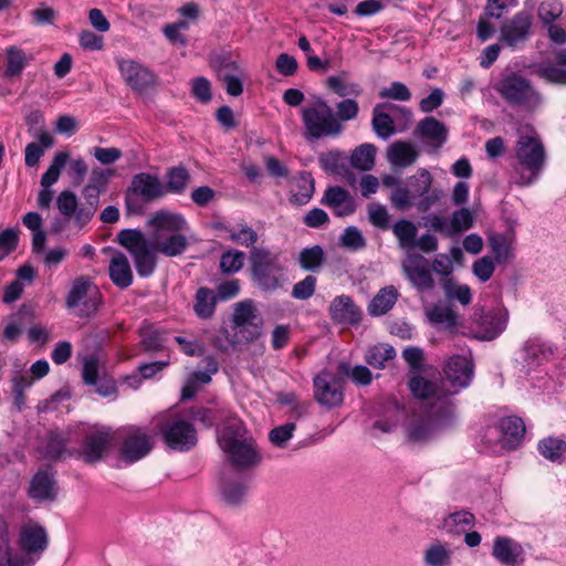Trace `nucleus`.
<instances>
[{
  "label": "nucleus",
  "mask_w": 566,
  "mask_h": 566,
  "mask_svg": "<svg viewBox=\"0 0 566 566\" xmlns=\"http://www.w3.org/2000/svg\"><path fill=\"white\" fill-rule=\"evenodd\" d=\"M492 555L504 566H518L524 562V549L521 544L505 536L495 537Z\"/></svg>",
  "instance_id": "obj_22"
},
{
  "label": "nucleus",
  "mask_w": 566,
  "mask_h": 566,
  "mask_svg": "<svg viewBox=\"0 0 566 566\" xmlns=\"http://www.w3.org/2000/svg\"><path fill=\"white\" fill-rule=\"evenodd\" d=\"M443 373L449 384L448 388H438L436 384L421 376H413L409 388L419 400H434L431 405L440 403L447 413H453V405L449 396L458 394L468 387L473 378V364L470 356L454 355L444 365Z\"/></svg>",
  "instance_id": "obj_1"
},
{
  "label": "nucleus",
  "mask_w": 566,
  "mask_h": 566,
  "mask_svg": "<svg viewBox=\"0 0 566 566\" xmlns=\"http://www.w3.org/2000/svg\"><path fill=\"white\" fill-rule=\"evenodd\" d=\"M190 181V176L184 167L170 168L166 174V181L164 188L166 193H182Z\"/></svg>",
  "instance_id": "obj_49"
},
{
  "label": "nucleus",
  "mask_w": 566,
  "mask_h": 566,
  "mask_svg": "<svg viewBox=\"0 0 566 566\" xmlns=\"http://www.w3.org/2000/svg\"><path fill=\"white\" fill-rule=\"evenodd\" d=\"M339 243L342 247L352 251H358L366 247V240L361 231L353 226L344 230L339 238Z\"/></svg>",
  "instance_id": "obj_61"
},
{
  "label": "nucleus",
  "mask_w": 566,
  "mask_h": 566,
  "mask_svg": "<svg viewBox=\"0 0 566 566\" xmlns=\"http://www.w3.org/2000/svg\"><path fill=\"white\" fill-rule=\"evenodd\" d=\"M155 249L157 252L163 253L166 256H177L182 254L188 247L187 237L181 233H172L160 239H154Z\"/></svg>",
  "instance_id": "obj_35"
},
{
  "label": "nucleus",
  "mask_w": 566,
  "mask_h": 566,
  "mask_svg": "<svg viewBox=\"0 0 566 566\" xmlns=\"http://www.w3.org/2000/svg\"><path fill=\"white\" fill-rule=\"evenodd\" d=\"M19 543L21 549L29 555V563H34L36 558L45 551L48 546V535L45 530L33 523L21 527Z\"/></svg>",
  "instance_id": "obj_20"
},
{
  "label": "nucleus",
  "mask_w": 566,
  "mask_h": 566,
  "mask_svg": "<svg viewBox=\"0 0 566 566\" xmlns=\"http://www.w3.org/2000/svg\"><path fill=\"white\" fill-rule=\"evenodd\" d=\"M114 175V169L109 168L94 167L91 170L87 184L82 191L84 199L90 206H97L99 195L107 188L108 181Z\"/></svg>",
  "instance_id": "obj_26"
},
{
  "label": "nucleus",
  "mask_w": 566,
  "mask_h": 566,
  "mask_svg": "<svg viewBox=\"0 0 566 566\" xmlns=\"http://www.w3.org/2000/svg\"><path fill=\"white\" fill-rule=\"evenodd\" d=\"M232 328L238 342L249 343L261 335L262 319L258 316L256 308L251 300L235 304Z\"/></svg>",
  "instance_id": "obj_11"
},
{
  "label": "nucleus",
  "mask_w": 566,
  "mask_h": 566,
  "mask_svg": "<svg viewBox=\"0 0 566 566\" xmlns=\"http://www.w3.org/2000/svg\"><path fill=\"white\" fill-rule=\"evenodd\" d=\"M326 84L331 91L340 97H357L363 92V88L358 83L348 80V72H342L338 75L329 76Z\"/></svg>",
  "instance_id": "obj_42"
},
{
  "label": "nucleus",
  "mask_w": 566,
  "mask_h": 566,
  "mask_svg": "<svg viewBox=\"0 0 566 566\" xmlns=\"http://www.w3.org/2000/svg\"><path fill=\"white\" fill-rule=\"evenodd\" d=\"M560 53L557 54V63L539 67L537 73L547 82L566 85V64L560 61Z\"/></svg>",
  "instance_id": "obj_59"
},
{
  "label": "nucleus",
  "mask_w": 566,
  "mask_h": 566,
  "mask_svg": "<svg viewBox=\"0 0 566 566\" xmlns=\"http://www.w3.org/2000/svg\"><path fill=\"white\" fill-rule=\"evenodd\" d=\"M252 277L264 291H274L285 282V268L279 255L266 249L253 248L250 254Z\"/></svg>",
  "instance_id": "obj_7"
},
{
  "label": "nucleus",
  "mask_w": 566,
  "mask_h": 566,
  "mask_svg": "<svg viewBox=\"0 0 566 566\" xmlns=\"http://www.w3.org/2000/svg\"><path fill=\"white\" fill-rule=\"evenodd\" d=\"M424 566H451L452 549L449 544L433 542L423 552Z\"/></svg>",
  "instance_id": "obj_37"
},
{
  "label": "nucleus",
  "mask_w": 566,
  "mask_h": 566,
  "mask_svg": "<svg viewBox=\"0 0 566 566\" xmlns=\"http://www.w3.org/2000/svg\"><path fill=\"white\" fill-rule=\"evenodd\" d=\"M397 300L398 292L392 285L382 287L370 301L368 305V313L373 316L386 314L392 308Z\"/></svg>",
  "instance_id": "obj_38"
},
{
  "label": "nucleus",
  "mask_w": 566,
  "mask_h": 566,
  "mask_svg": "<svg viewBox=\"0 0 566 566\" xmlns=\"http://www.w3.org/2000/svg\"><path fill=\"white\" fill-rule=\"evenodd\" d=\"M509 313L504 308H494L480 316L472 336L480 340H493L506 328Z\"/></svg>",
  "instance_id": "obj_17"
},
{
  "label": "nucleus",
  "mask_w": 566,
  "mask_h": 566,
  "mask_svg": "<svg viewBox=\"0 0 566 566\" xmlns=\"http://www.w3.org/2000/svg\"><path fill=\"white\" fill-rule=\"evenodd\" d=\"M35 138L36 143H30L25 147L24 160L28 167L36 166L44 155V150L53 145V137L45 130L39 132Z\"/></svg>",
  "instance_id": "obj_39"
},
{
  "label": "nucleus",
  "mask_w": 566,
  "mask_h": 566,
  "mask_svg": "<svg viewBox=\"0 0 566 566\" xmlns=\"http://www.w3.org/2000/svg\"><path fill=\"white\" fill-rule=\"evenodd\" d=\"M402 270L408 280L419 291L433 289L434 281L427 269V262L423 256L409 253L402 262Z\"/></svg>",
  "instance_id": "obj_21"
},
{
  "label": "nucleus",
  "mask_w": 566,
  "mask_h": 566,
  "mask_svg": "<svg viewBox=\"0 0 566 566\" xmlns=\"http://www.w3.org/2000/svg\"><path fill=\"white\" fill-rule=\"evenodd\" d=\"M0 566H23V560L12 555L8 524L2 517H0Z\"/></svg>",
  "instance_id": "obj_46"
},
{
  "label": "nucleus",
  "mask_w": 566,
  "mask_h": 566,
  "mask_svg": "<svg viewBox=\"0 0 566 566\" xmlns=\"http://www.w3.org/2000/svg\"><path fill=\"white\" fill-rule=\"evenodd\" d=\"M6 54V74L8 76L20 75L32 59L31 56H28L22 49L14 45L7 48Z\"/></svg>",
  "instance_id": "obj_47"
},
{
  "label": "nucleus",
  "mask_w": 566,
  "mask_h": 566,
  "mask_svg": "<svg viewBox=\"0 0 566 566\" xmlns=\"http://www.w3.org/2000/svg\"><path fill=\"white\" fill-rule=\"evenodd\" d=\"M418 158L416 147L407 142H396L388 147L387 159L396 167L406 168L411 166Z\"/></svg>",
  "instance_id": "obj_34"
},
{
  "label": "nucleus",
  "mask_w": 566,
  "mask_h": 566,
  "mask_svg": "<svg viewBox=\"0 0 566 566\" xmlns=\"http://www.w3.org/2000/svg\"><path fill=\"white\" fill-rule=\"evenodd\" d=\"M161 434L167 446L177 451H188L198 441L193 426L182 419L166 423L161 428Z\"/></svg>",
  "instance_id": "obj_15"
},
{
  "label": "nucleus",
  "mask_w": 566,
  "mask_h": 566,
  "mask_svg": "<svg viewBox=\"0 0 566 566\" xmlns=\"http://www.w3.org/2000/svg\"><path fill=\"white\" fill-rule=\"evenodd\" d=\"M417 134L434 143L437 146H441L447 139L444 125L433 117H427L421 120L417 127Z\"/></svg>",
  "instance_id": "obj_44"
},
{
  "label": "nucleus",
  "mask_w": 566,
  "mask_h": 566,
  "mask_svg": "<svg viewBox=\"0 0 566 566\" xmlns=\"http://www.w3.org/2000/svg\"><path fill=\"white\" fill-rule=\"evenodd\" d=\"M117 65L125 82L133 90L142 91L154 81L153 74L133 60H118Z\"/></svg>",
  "instance_id": "obj_25"
},
{
  "label": "nucleus",
  "mask_w": 566,
  "mask_h": 566,
  "mask_svg": "<svg viewBox=\"0 0 566 566\" xmlns=\"http://www.w3.org/2000/svg\"><path fill=\"white\" fill-rule=\"evenodd\" d=\"M244 253L237 250H230L222 254L220 268L226 273H235L243 266Z\"/></svg>",
  "instance_id": "obj_62"
},
{
  "label": "nucleus",
  "mask_w": 566,
  "mask_h": 566,
  "mask_svg": "<svg viewBox=\"0 0 566 566\" xmlns=\"http://www.w3.org/2000/svg\"><path fill=\"white\" fill-rule=\"evenodd\" d=\"M474 212L468 208H460L452 212L448 218V237H457L468 230L474 224Z\"/></svg>",
  "instance_id": "obj_40"
},
{
  "label": "nucleus",
  "mask_w": 566,
  "mask_h": 566,
  "mask_svg": "<svg viewBox=\"0 0 566 566\" xmlns=\"http://www.w3.org/2000/svg\"><path fill=\"white\" fill-rule=\"evenodd\" d=\"M149 224L154 229V239H160L166 233L185 232L188 228L181 214L164 210L156 212L149 220Z\"/></svg>",
  "instance_id": "obj_24"
},
{
  "label": "nucleus",
  "mask_w": 566,
  "mask_h": 566,
  "mask_svg": "<svg viewBox=\"0 0 566 566\" xmlns=\"http://www.w3.org/2000/svg\"><path fill=\"white\" fill-rule=\"evenodd\" d=\"M154 447V438L145 429L128 427L123 430L119 459L134 463L145 458Z\"/></svg>",
  "instance_id": "obj_12"
},
{
  "label": "nucleus",
  "mask_w": 566,
  "mask_h": 566,
  "mask_svg": "<svg viewBox=\"0 0 566 566\" xmlns=\"http://www.w3.org/2000/svg\"><path fill=\"white\" fill-rule=\"evenodd\" d=\"M493 88L507 103L533 111L542 104L541 94L528 80L511 70H505L493 84Z\"/></svg>",
  "instance_id": "obj_5"
},
{
  "label": "nucleus",
  "mask_w": 566,
  "mask_h": 566,
  "mask_svg": "<svg viewBox=\"0 0 566 566\" xmlns=\"http://www.w3.org/2000/svg\"><path fill=\"white\" fill-rule=\"evenodd\" d=\"M322 202L329 207L338 217L349 216L356 209L354 198L346 189L339 186L327 188Z\"/></svg>",
  "instance_id": "obj_27"
},
{
  "label": "nucleus",
  "mask_w": 566,
  "mask_h": 566,
  "mask_svg": "<svg viewBox=\"0 0 566 566\" xmlns=\"http://www.w3.org/2000/svg\"><path fill=\"white\" fill-rule=\"evenodd\" d=\"M101 302L102 294L91 277L80 276L72 281L65 305L76 316H92L97 312Z\"/></svg>",
  "instance_id": "obj_8"
},
{
  "label": "nucleus",
  "mask_w": 566,
  "mask_h": 566,
  "mask_svg": "<svg viewBox=\"0 0 566 566\" xmlns=\"http://www.w3.org/2000/svg\"><path fill=\"white\" fill-rule=\"evenodd\" d=\"M118 242L133 255L138 275L147 277L154 273L157 250L149 245L142 232L130 229L123 230L118 233Z\"/></svg>",
  "instance_id": "obj_9"
},
{
  "label": "nucleus",
  "mask_w": 566,
  "mask_h": 566,
  "mask_svg": "<svg viewBox=\"0 0 566 566\" xmlns=\"http://www.w3.org/2000/svg\"><path fill=\"white\" fill-rule=\"evenodd\" d=\"M298 261L306 271H316L324 262V251L319 245L305 248L300 252Z\"/></svg>",
  "instance_id": "obj_57"
},
{
  "label": "nucleus",
  "mask_w": 566,
  "mask_h": 566,
  "mask_svg": "<svg viewBox=\"0 0 566 566\" xmlns=\"http://www.w3.org/2000/svg\"><path fill=\"white\" fill-rule=\"evenodd\" d=\"M381 98H390L395 101H409L411 97L410 91L401 82H394L389 87L382 88L379 92Z\"/></svg>",
  "instance_id": "obj_64"
},
{
  "label": "nucleus",
  "mask_w": 566,
  "mask_h": 566,
  "mask_svg": "<svg viewBox=\"0 0 566 566\" xmlns=\"http://www.w3.org/2000/svg\"><path fill=\"white\" fill-rule=\"evenodd\" d=\"M525 432V427L521 418L506 417L496 424L485 429L483 440L488 447L500 446L502 449H515Z\"/></svg>",
  "instance_id": "obj_10"
},
{
  "label": "nucleus",
  "mask_w": 566,
  "mask_h": 566,
  "mask_svg": "<svg viewBox=\"0 0 566 566\" xmlns=\"http://www.w3.org/2000/svg\"><path fill=\"white\" fill-rule=\"evenodd\" d=\"M205 364V370L193 371L188 376L181 390L182 399L192 398L200 386L209 384L211 376L218 371V363L212 357H207Z\"/></svg>",
  "instance_id": "obj_31"
},
{
  "label": "nucleus",
  "mask_w": 566,
  "mask_h": 566,
  "mask_svg": "<svg viewBox=\"0 0 566 566\" xmlns=\"http://www.w3.org/2000/svg\"><path fill=\"white\" fill-rule=\"evenodd\" d=\"M429 322L451 334H457L461 323L459 316L449 307L442 304H432L424 310Z\"/></svg>",
  "instance_id": "obj_29"
},
{
  "label": "nucleus",
  "mask_w": 566,
  "mask_h": 566,
  "mask_svg": "<svg viewBox=\"0 0 566 566\" xmlns=\"http://www.w3.org/2000/svg\"><path fill=\"white\" fill-rule=\"evenodd\" d=\"M424 407L429 408V418H412L407 427L408 438L415 442H421L431 437L434 424H441L453 413H447L441 409L440 403L431 405L434 400H421Z\"/></svg>",
  "instance_id": "obj_13"
},
{
  "label": "nucleus",
  "mask_w": 566,
  "mask_h": 566,
  "mask_svg": "<svg viewBox=\"0 0 566 566\" xmlns=\"http://www.w3.org/2000/svg\"><path fill=\"white\" fill-rule=\"evenodd\" d=\"M442 289L448 300H457L462 305L471 303L472 294L468 285L459 284L452 277H447L442 281Z\"/></svg>",
  "instance_id": "obj_54"
},
{
  "label": "nucleus",
  "mask_w": 566,
  "mask_h": 566,
  "mask_svg": "<svg viewBox=\"0 0 566 566\" xmlns=\"http://www.w3.org/2000/svg\"><path fill=\"white\" fill-rule=\"evenodd\" d=\"M222 500L229 505L239 504L247 493V486L241 481L223 480L220 485Z\"/></svg>",
  "instance_id": "obj_53"
},
{
  "label": "nucleus",
  "mask_w": 566,
  "mask_h": 566,
  "mask_svg": "<svg viewBox=\"0 0 566 566\" xmlns=\"http://www.w3.org/2000/svg\"><path fill=\"white\" fill-rule=\"evenodd\" d=\"M563 4L557 0H544L537 9V17L544 25L554 23L563 13Z\"/></svg>",
  "instance_id": "obj_60"
},
{
  "label": "nucleus",
  "mask_w": 566,
  "mask_h": 566,
  "mask_svg": "<svg viewBox=\"0 0 566 566\" xmlns=\"http://www.w3.org/2000/svg\"><path fill=\"white\" fill-rule=\"evenodd\" d=\"M523 352L524 363L528 368L541 366L554 357V347L539 338H530Z\"/></svg>",
  "instance_id": "obj_30"
},
{
  "label": "nucleus",
  "mask_w": 566,
  "mask_h": 566,
  "mask_svg": "<svg viewBox=\"0 0 566 566\" xmlns=\"http://www.w3.org/2000/svg\"><path fill=\"white\" fill-rule=\"evenodd\" d=\"M314 193V180L308 172H301L293 179L291 186V201L294 205L307 203Z\"/></svg>",
  "instance_id": "obj_36"
},
{
  "label": "nucleus",
  "mask_w": 566,
  "mask_h": 566,
  "mask_svg": "<svg viewBox=\"0 0 566 566\" xmlns=\"http://www.w3.org/2000/svg\"><path fill=\"white\" fill-rule=\"evenodd\" d=\"M532 27V15L526 11L516 13L501 28V41L511 48L527 40Z\"/></svg>",
  "instance_id": "obj_19"
},
{
  "label": "nucleus",
  "mask_w": 566,
  "mask_h": 566,
  "mask_svg": "<svg viewBox=\"0 0 566 566\" xmlns=\"http://www.w3.org/2000/svg\"><path fill=\"white\" fill-rule=\"evenodd\" d=\"M242 70L234 62H229L219 71V77L224 83L227 93L231 96L242 94Z\"/></svg>",
  "instance_id": "obj_43"
},
{
  "label": "nucleus",
  "mask_w": 566,
  "mask_h": 566,
  "mask_svg": "<svg viewBox=\"0 0 566 566\" xmlns=\"http://www.w3.org/2000/svg\"><path fill=\"white\" fill-rule=\"evenodd\" d=\"M547 155L543 142L532 127L520 130L514 147L511 181L518 187H530L541 177Z\"/></svg>",
  "instance_id": "obj_2"
},
{
  "label": "nucleus",
  "mask_w": 566,
  "mask_h": 566,
  "mask_svg": "<svg viewBox=\"0 0 566 566\" xmlns=\"http://www.w3.org/2000/svg\"><path fill=\"white\" fill-rule=\"evenodd\" d=\"M217 441L227 459L239 469L251 468L260 462L254 440L238 418L229 419L219 429Z\"/></svg>",
  "instance_id": "obj_4"
},
{
  "label": "nucleus",
  "mask_w": 566,
  "mask_h": 566,
  "mask_svg": "<svg viewBox=\"0 0 566 566\" xmlns=\"http://www.w3.org/2000/svg\"><path fill=\"white\" fill-rule=\"evenodd\" d=\"M70 159V153L69 151H57L49 168L41 177V186L42 188H50L52 185H54L61 175L62 169L67 164Z\"/></svg>",
  "instance_id": "obj_50"
},
{
  "label": "nucleus",
  "mask_w": 566,
  "mask_h": 566,
  "mask_svg": "<svg viewBox=\"0 0 566 566\" xmlns=\"http://www.w3.org/2000/svg\"><path fill=\"white\" fill-rule=\"evenodd\" d=\"M396 355V352L392 346L388 344H378L371 346L366 355L365 359L368 365L374 368H384L385 364L391 360Z\"/></svg>",
  "instance_id": "obj_51"
},
{
  "label": "nucleus",
  "mask_w": 566,
  "mask_h": 566,
  "mask_svg": "<svg viewBox=\"0 0 566 566\" xmlns=\"http://www.w3.org/2000/svg\"><path fill=\"white\" fill-rule=\"evenodd\" d=\"M474 524V516L467 511L449 514L440 525L448 534L460 535L467 533Z\"/></svg>",
  "instance_id": "obj_41"
},
{
  "label": "nucleus",
  "mask_w": 566,
  "mask_h": 566,
  "mask_svg": "<svg viewBox=\"0 0 566 566\" xmlns=\"http://www.w3.org/2000/svg\"><path fill=\"white\" fill-rule=\"evenodd\" d=\"M331 318L338 324L355 325L360 321L361 312L350 296H336L328 308Z\"/></svg>",
  "instance_id": "obj_23"
},
{
  "label": "nucleus",
  "mask_w": 566,
  "mask_h": 566,
  "mask_svg": "<svg viewBox=\"0 0 566 566\" xmlns=\"http://www.w3.org/2000/svg\"><path fill=\"white\" fill-rule=\"evenodd\" d=\"M294 430L295 424L293 422L279 426L270 431L269 439L274 446L283 448L292 438Z\"/></svg>",
  "instance_id": "obj_63"
},
{
  "label": "nucleus",
  "mask_w": 566,
  "mask_h": 566,
  "mask_svg": "<svg viewBox=\"0 0 566 566\" xmlns=\"http://www.w3.org/2000/svg\"><path fill=\"white\" fill-rule=\"evenodd\" d=\"M392 232L398 239L401 249L409 250L415 248L418 228L412 221H397L392 227Z\"/></svg>",
  "instance_id": "obj_48"
},
{
  "label": "nucleus",
  "mask_w": 566,
  "mask_h": 566,
  "mask_svg": "<svg viewBox=\"0 0 566 566\" xmlns=\"http://www.w3.org/2000/svg\"><path fill=\"white\" fill-rule=\"evenodd\" d=\"M490 247L497 262H506L513 258V240L503 234H492Z\"/></svg>",
  "instance_id": "obj_55"
},
{
  "label": "nucleus",
  "mask_w": 566,
  "mask_h": 566,
  "mask_svg": "<svg viewBox=\"0 0 566 566\" xmlns=\"http://www.w3.org/2000/svg\"><path fill=\"white\" fill-rule=\"evenodd\" d=\"M108 273L112 282L120 289H126L133 283L130 264L126 255L122 252H115L112 255Z\"/></svg>",
  "instance_id": "obj_33"
},
{
  "label": "nucleus",
  "mask_w": 566,
  "mask_h": 566,
  "mask_svg": "<svg viewBox=\"0 0 566 566\" xmlns=\"http://www.w3.org/2000/svg\"><path fill=\"white\" fill-rule=\"evenodd\" d=\"M29 495L38 502L54 500L56 486L53 474L48 471H39L31 481Z\"/></svg>",
  "instance_id": "obj_32"
},
{
  "label": "nucleus",
  "mask_w": 566,
  "mask_h": 566,
  "mask_svg": "<svg viewBox=\"0 0 566 566\" xmlns=\"http://www.w3.org/2000/svg\"><path fill=\"white\" fill-rule=\"evenodd\" d=\"M433 178L431 174L420 168L417 172L408 177L402 187H396L389 200L397 210L406 211L415 207L418 212L424 213L438 205L442 192L432 188Z\"/></svg>",
  "instance_id": "obj_3"
},
{
  "label": "nucleus",
  "mask_w": 566,
  "mask_h": 566,
  "mask_svg": "<svg viewBox=\"0 0 566 566\" xmlns=\"http://www.w3.org/2000/svg\"><path fill=\"white\" fill-rule=\"evenodd\" d=\"M133 192L145 201H151L166 195V188L157 176L150 174H138L132 181Z\"/></svg>",
  "instance_id": "obj_28"
},
{
  "label": "nucleus",
  "mask_w": 566,
  "mask_h": 566,
  "mask_svg": "<svg viewBox=\"0 0 566 566\" xmlns=\"http://www.w3.org/2000/svg\"><path fill=\"white\" fill-rule=\"evenodd\" d=\"M401 113L407 120L410 119V112L394 104H378L373 111V127L378 137L389 138L395 133L394 115Z\"/></svg>",
  "instance_id": "obj_18"
},
{
  "label": "nucleus",
  "mask_w": 566,
  "mask_h": 566,
  "mask_svg": "<svg viewBox=\"0 0 566 566\" xmlns=\"http://www.w3.org/2000/svg\"><path fill=\"white\" fill-rule=\"evenodd\" d=\"M314 397L326 407H336L343 401L340 379L328 370L321 371L314 378Z\"/></svg>",
  "instance_id": "obj_16"
},
{
  "label": "nucleus",
  "mask_w": 566,
  "mask_h": 566,
  "mask_svg": "<svg viewBox=\"0 0 566 566\" xmlns=\"http://www.w3.org/2000/svg\"><path fill=\"white\" fill-rule=\"evenodd\" d=\"M229 238L243 247H250L258 240V233L247 223H238L228 229Z\"/></svg>",
  "instance_id": "obj_58"
},
{
  "label": "nucleus",
  "mask_w": 566,
  "mask_h": 566,
  "mask_svg": "<svg viewBox=\"0 0 566 566\" xmlns=\"http://www.w3.org/2000/svg\"><path fill=\"white\" fill-rule=\"evenodd\" d=\"M376 148L370 144H364L357 147L350 157L353 167L367 171L375 165Z\"/></svg>",
  "instance_id": "obj_52"
},
{
  "label": "nucleus",
  "mask_w": 566,
  "mask_h": 566,
  "mask_svg": "<svg viewBox=\"0 0 566 566\" xmlns=\"http://www.w3.org/2000/svg\"><path fill=\"white\" fill-rule=\"evenodd\" d=\"M216 296L207 287H200L196 294L195 312L201 318L210 317L214 312Z\"/></svg>",
  "instance_id": "obj_56"
},
{
  "label": "nucleus",
  "mask_w": 566,
  "mask_h": 566,
  "mask_svg": "<svg viewBox=\"0 0 566 566\" xmlns=\"http://www.w3.org/2000/svg\"><path fill=\"white\" fill-rule=\"evenodd\" d=\"M113 441L109 429L93 426L85 431L80 455L87 463L99 461Z\"/></svg>",
  "instance_id": "obj_14"
},
{
  "label": "nucleus",
  "mask_w": 566,
  "mask_h": 566,
  "mask_svg": "<svg viewBox=\"0 0 566 566\" xmlns=\"http://www.w3.org/2000/svg\"><path fill=\"white\" fill-rule=\"evenodd\" d=\"M537 449L546 460L562 462L566 454V441L557 437H547L538 442Z\"/></svg>",
  "instance_id": "obj_45"
},
{
  "label": "nucleus",
  "mask_w": 566,
  "mask_h": 566,
  "mask_svg": "<svg viewBox=\"0 0 566 566\" xmlns=\"http://www.w3.org/2000/svg\"><path fill=\"white\" fill-rule=\"evenodd\" d=\"M302 120L306 130V138L319 139L337 136L343 125L335 116L333 108L322 98H315L301 109Z\"/></svg>",
  "instance_id": "obj_6"
}]
</instances>
